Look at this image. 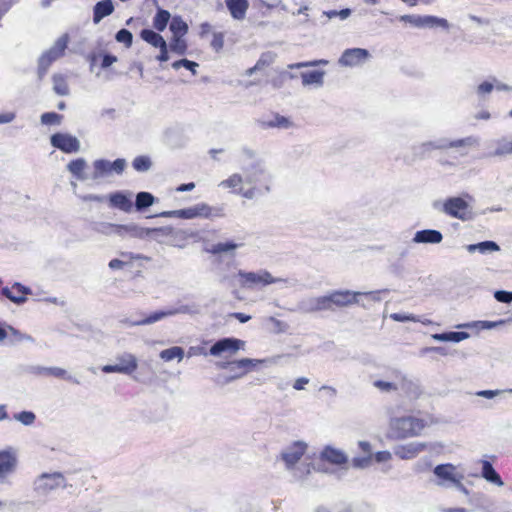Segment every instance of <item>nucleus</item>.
I'll return each mask as SVG.
<instances>
[{
    "instance_id": "6",
    "label": "nucleus",
    "mask_w": 512,
    "mask_h": 512,
    "mask_svg": "<svg viewBox=\"0 0 512 512\" xmlns=\"http://www.w3.org/2000/svg\"><path fill=\"white\" fill-rule=\"evenodd\" d=\"M242 175L245 180V184L249 187L255 186L258 183H265L264 189L266 192L270 191L269 181L270 174L265 168V165L259 160H252L246 165L242 166Z\"/></svg>"
},
{
    "instance_id": "14",
    "label": "nucleus",
    "mask_w": 512,
    "mask_h": 512,
    "mask_svg": "<svg viewBox=\"0 0 512 512\" xmlns=\"http://www.w3.org/2000/svg\"><path fill=\"white\" fill-rule=\"evenodd\" d=\"M241 283L246 287H253L256 285H269L283 281L281 278L273 277L268 271L262 270L259 272H239Z\"/></svg>"
},
{
    "instance_id": "45",
    "label": "nucleus",
    "mask_w": 512,
    "mask_h": 512,
    "mask_svg": "<svg viewBox=\"0 0 512 512\" xmlns=\"http://www.w3.org/2000/svg\"><path fill=\"white\" fill-rule=\"evenodd\" d=\"M132 166L138 172H146L151 168L152 162L147 156H137L134 158Z\"/></svg>"
},
{
    "instance_id": "51",
    "label": "nucleus",
    "mask_w": 512,
    "mask_h": 512,
    "mask_svg": "<svg viewBox=\"0 0 512 512\" xmlns=\"http://www.w3.org/2000/svg\"><path fill=\"white\" fill-rule=\"evenodd\" d=\"M172 67L175 70H178L179 68L183 67V68L190 70L193 74H196V68L198 67V64L196 62H193V61H190L187 59H181V60L175 61L172 64Z\"/></svg>"
},
{
    "instance_id": "33",
    "label": "nucleus",
    "mask_w": 512,
    "mask_h": 512,
    "mask_svg": "<svg viewBox=\"0 0 512 512\" xmlns=\"http://www.w3.org/2000/svg\"><path fill=\"white\" fill-rule=\"evenodd\" d=\"M505 320H499V321H472L468 323L458 324L456 325V328L461 329H476V330H489L496 328L500 325L505 324Z\"/></svg>"
},
{
    "instance_id": "52",
    "label": "nucleus",
    "mask_w": 512,
    "mask_h": 512,
    "mask_svg": "<svg viewBox=\"0 0 512 512\" xmlns=\"http://www.w3.org/2000/svg\"><path fill=\"white\" fill-rule=\"evenodd\" d=\"M328 63L329 62L325 59H319V60L298 62V63L290 64L288 67L290 69H299V68H305V67H315V66H319V65H327Z\"/></svg>"
},
{
    "instance_id": "42",
    "label": "nucleus",
    "mask_w": 512,
    "mask_h": 512,
    "mask_svg": "<svg viewBox=\"0 0 512 512\" xmlns=\"http://www.w3.org/2000/svg\"><path fill=\"white\" fill-rule=\"evenodd\" d=\"M172 316L178 315V314H187V315H196L200 313V307L199 305L193 303V304H184L180 305L176 308H170Z\"/></svg>"
},
{
    "instance_id": "34",
    "label": "nucleus",
    "mask_w": 512,
    "mask_h": 512,
    "mask_svg": "<svg viewBox=\"0 0 512 512\" xmlns=\"http://www.w3.org/2000/svg\"><path fill=\"white\" fill-rule=\"evenodd\" d=\"M466 250L469 253L479 252L486 254L489 252H496L500 250L499 245L494 241H483L477 244H470L466 246Z\"/></svg>"
},
{
    "instance_id": "4",
    "label": "nucleus",
    "mask_w": 512,
    "mask_h": 512,
    "mask_svg": "<svg viewBox=\"0 0 512 512\" xmlns=\"http://www.w3.org/2000/svg\"><path fill=\"white\" fill-rule=\"evenodd\" d=\"M67 480L59 471L42 472L32 482L33 492L39 497H47L57 489H65Z\"/></svg>"
},
{
    "instance_id": "27",
    "label": "nucleus",
    "mask_w": 512,
    "mask_h": 512,
    "mask_svg": "<svg viewBox=\"0 0 512 512\" xmlns=\"http://www.w3.org/2000/svg\"><path fill=\"white\" fill-rule=\"evenodd\" d=\"M114 11L112 0H102L96 3L93 9V22L98 24L104 17L109 16Z\"/></svg>"
},
{
    "instance_id": "58",
    "label": "nucleus",
    "mask_w": 512,
    "mask_h": 512,
    "mask_svg": "<svg viewBox=\"0 0 512 512\" xmlns=\"http://www.w3.org/2000/svg\"><path fill=\"white\" fill-rule=\"evenodd\" d=\"M494 298L498 302L509 304L512 302V291L498 290L494 293Z\"/></svg>"
},
{
    "instance_id": "62",
    "label": "nucleus",
    "mask_w": 512,
    "mask_h": 512,
    "mask_svg": "<svg viewBox=\"0 0 512 512\" xmlns=\"http://www.w3.org/2000/svg\"><path fill=\"white\" fill-rule=\"evenodd\" d=\"M494 90V83L485 81L478 85L477 94L479 96H484L486 94L491 93Z\"/></svg>"
},
{
    "instance_id": "25",
    "label": "nucleus",
    "mask_w": 512,
    "mask_h": 512,
    "mask_svg": "<svg viewBox=\"0 0 512 512\" xmlns=\"http://www.w3.org/2000/svg\"><path fill=\"white\" fill-rule=\"evenodd\" d=\"M225 4L234 19L243 20L245 18L249 7L248 0H225Z\"/></svg>"
},
{
    "instance_id": "57",
    "label": "nucleus",
    "mask_w": 512,
    "mask_h": 512,
    "mask_svg": "<svg viewBox=\"0 0 512 512\" xmlns=\"http://www.w3.org/2000/svg\"><path fill=\"white\" fill-rule=\"evenodd\" d=\"M268 320L273 325V330L275 333H284L289 328L287 323L280 321L275 317H270Z\"/></svg>"
},
{
    "instance_id": "15",
    "label": "nucleus",
    "mask_w": 512,
    "mask_h": 512,
    "mask_svg": "<svg viewBox=\"0 0 512 512\" xmlns=\"http://www.w3.org/2000/svg\"><path fill=\"white\" fill-rule=\"evenodd\" d=\"M428 444L425 442L413 441L394 447L393 453L402 460H412L419 454L427 450Z\"/></svg>"
},
{
    "instance_id": "32",
    "label": "nucleus",
    "mask_w": 512,
    "mask_h": 512,
    "mask_svg": "<svg viewBox=\"0 0 512 512\" xmlns=\"http://www.w3.org/2000/svg\"><path fill=\"white\" fill-rule=\"evenodd\" d=\"M111 227H113L118 234L125 232L139 238L150 236V231H148V228H142L135 224L111 225Z\"/></svg>"
},
{
    "instance_id": "63",
    "label": "nucleus",
    "mask_w": 512,
    "mask_h": 512,
    "mask_svg": "<svg viewBox=\"0 0 512 512\" xmlns=\"http://www.w3.org/2000/svg\"><path fill=\"white\" fill-rule=\"evenodd\" d=\"M270 127L288 128L290 121L283 116H276L274 121L268 123Z\"/></svg>"
},
{
    "instance_id": "9",
    "label": "nucleus",
    "mask_w": 512,
    "mask_h": 512,
    "mask_svg": "<svg viewBox=\"0 0 512 512\" xmlns=\"http://www.w3.org/2000/svg\"><path fill=\"white\" fill-rule=\"evenodd\" d=\"M433 474L436 478L434 483L443 488H451L455 483L459 484V479H464L463 473L450 463L437 465Z\"/></svg>"
},
{
    "instance_id": "1",
    "label": "nucleus",
    "mask_w": 512,
    "mask_h": 512,
    "mask_svg": "<svg viewBox=\"0 0 512 512\" xmlns=\"http://www.w3.org/2000/svg\"><path fill=\"white\" fill-rule=\"evenodd\" d=\"M387 292V289L368 292L352 291L349 289L334 290L325 295L327 311H334L335 309H342L359 304L360 296H367L371 300L379 302L381 301L380 294Z\"/></svg>"
},
{
    "instance_id": "24",
    "label": "nucleus",
    "mask_w": 512,
    "mask_h": 512,
    "mask_svg": "<svg viewBox=\"0 0 512 512\" xmlns=\"http://www.w3.org/2000/svg\"><path fill=\"white\" fill-rule=\"evenodd\" d=\"M494 149L489 153L491 157H507L512 154V138L502 137L493 142Z\"/></svg>"
},
{
    "instance_id": "3",
    "label": "nucleus",
    "mask_w": 512,
    "mask_h": 512,
    "mask_svg": "<svg viewBox=\"0 0 512 512\" xmlns=\"http://www.w3.org/2000/svg\"><path fill=\"white\" fill-rule=\"evenodd\" d=\"M307 447L305 442L295 441L281 452V460L284 462L286 469L292 472L295 478L302 479L310 473L309 463H301L297 466L306 453Z\"/></svg>"
},
{
    "instance_id": "54",
    "label": "nucleus",
    "mask_w": 512,
    "mask_h": 512,
    "mask_svg": "<svg viewBox=\"0 0 512 512\" xmlns=\"http://www.w3.org/2000/svg\"><path fill=\"white\" fill-rule=\"evenodd\" d=\"M116 40L120 43H124L127 47L132 45L133 36L132 33L127 29H121L116 33Z\"/></svg>"
},
{
    "instance_id": "47",
    "label": "nucleus",
    "mask_w": 512,
    "mask_h": 512,
    "mask_svg": "<svg viewBox=\"0 0 512 512\" xmlns=\"http://www.w3.org/2000/svg\"><path fill=\"white\" fill-rule=\"evenodd\" d=\"M49 376H53L56 378L66 379L72 381L76 384H79V381L72 378V376L68 375L67 371L60 367H49Z\"/></svg>"
},
{
    "instance_id": "46",
    "label": "nucleus",
    "mask_w": 512,
    "mask_h": 512,
    "mask_svg": "<svg viewBox=\"0 0 512 512\" xmlns=\"http://www.w3.org/2000/svg\"><path fill=\"white\" fill-rule=\"evenodd\" d=\"M170 50L179 54V55H183L185 54L186 50H187V44L185 42L184 39H182V37L180 36H177V37H173L172 41L170 42Z\"/></svg>"
},
{
    "instance_id": "64",
    "label": "nucleus",
    "mask_w": 512,
    "mask_h": 512,
    "mask_svg": "<svg viewBox=\"0 0 512 512\" xmlns=\"http://www.w3.org/2000/svg\"><path fill=\"white\" fill-rule=\"evenodd\" d=\"M399 20L417 28L420 26V15H402L399 17Z\"/></svg>"
},
{
    "instance_id": "60",
    "label": "nucleus",
    "mask_w": 512,
    "mask_h": 512,
    "mask_svg": "<svg viewBox=\"0 0 512 512\" xmlns=\"http://www.w3.org/2000/svg\"><path fill=\"white\" fill-rule=\"evenodd\" d=\"M390 318L397 322H417L419 321L414 315L412 314H404V313H392L390 315Z\"/></svg>"
},
{
    "instance_id": "20",
    "label": "nucleus",
    "mask_w": 512,
    "mask_h": 512,
    "mask_svg": "<svg viewBox=\"0 0 512 512\" xmlns=\"http://www.w3.org/2000/svg\"><path fill=\"white\" fill-rule=\"evenodd\" d=\"M1 292L2 295L8 298L11 302L15 304H23L27 301L26 296L31 294V289L19 282H15L11 288L4 287Z\"/></svg>"
},
{
    "instance_id": "40",
    "label": "nucleus",
    "mask_w": 512,
    "mask_h": 512,
    "mask_svg": "<svg viewBox=\"0 0 512 512\" xmlns=\"http://www.w3.org/2000/svg\"><path fill=\"white\" fill-rule=\"evenodd\" d=\"M155 202V197L149 192H139L136 195L135 206L138 211L150 207Z\"/></svg>"
},
{
    "instance_id": "41",
    "label": "nucleus",
    "mask_w": 512,
    "mask_h": 512,
    "mask_svg": "<svg viewBox=\"0 0 512 512\" xmlns=\"http://www.w3.org/2000/svg\"><path fill=\"white\" fill-rule=\"evenodd\" d=\"M170 30L173 37H183L187 33L188 26L180 17H174L170 22Z\"/></svg>"
},
{
    "instance_id": "49",
    "label": "nucleus",
    "mask_w": 512,
    "mask_h": 512,
    "mask_svg": "<svg viewBox=\"0 0 512 512\" xmlns=\"http://www.w3.org/2000/svg\"><path fill=\"white\" fill-rule=\"evenodd\" d=\"M35 414L30 411H23L14 415V419L21 422L22 424L29 426L35 421Z\"/></svg>"
},
{
    "instance_id": "16",
    "label": "nucleus",
    "mask_w": 512,
    "mask_h": 512,
    "mask_svg": "<svg viewBox=\"0 0 512 512\" xmlns=\"http://www.w3.org/2000/svg\"><path fill=\"white\" fill-rule=\"evenodd\" d=\"M51 144L65 153H73L80 150L79 140L70 134L56 133L52 135Z\"/></svg>"
},
{
    "instance_id": "35",
    "label": "nucleus",
    "mask_w": 512,
    "mask_h": 512,
    "mask_svg": "<svg viewBox=\"0 0 512 512\" xmlns=\"http://www.w3.org/2000/svg\"><path fill=\"white\" fill-rule=\"evenodd\" d=\"M449 23L446 19L444 18H439V17H436V16H430V15H426V16H421L420 15V26L419 28H435V27H440V28H443V29H448L449 28Z\"/></svg>"
},
{
    "instance_id": "13",
    "label": "nucleus",
    "mask_w": 512,
    "mask_h": 512,
    "mask_svg": "<svg viewBox=\"0 0 512 512\" xmlns=\"http://www.w3.org/2000/svg\"><path fill=\"white\" fill-rule=\"evenodd\" d=\"M245 342L236 338H223L215 342L209 349V354L215 357L233 356L243 349Z\"/></svg>"
},
{
    "instance_id": "29",
    "label": "nucleus",
    "mask_w": 512,
    "mask_h": 512,
    "mask_svg": "<svg viewBox=\"0 0 512 512\" xmlns=\"http://www.w3.org/2000/svg\"><path fill=\"white\" fill-rule=\"evenodd\" d=\"M171 316H172V313H171L170 308L166 309V310H159V311H155V312L151 313L150 315H148L147 317H145L143 319L130 322V325H132V326L151 325L153 323H156L158 321H161V320H163L167 317H171Z\"/></svg>"
},
{
    "instance_id": "43",
    "label": "nucleus",
    "mask_w": 512,
    "mask_h": 512,
    "mask_svg": "<svg viewBox=\"0 0 512 512\" xmlns=\"http://www.w3.org/2000/svg\"><path fill=\"white\" fill-rule=\"evenodd\" d=\"M170 19V13L166 10H159L153 19V26L158 31H163Z\"/></svg>"
},
{
    "instance_id": "26",
    "label": "nucleus",
    "mask_w": 512,
    "mask_h": 512,
    "mask_svg": "<svg viewBox=\"0 0 512 512\" xmlns=\"http://www.w3.org/2000/svg\"><path fill=\"white\" fill-rule=\"evenodd\" d=\"M321 459L335 465L345 464L348 461L347 455L342 450L329 446L321 452Z\"/></svg>"
},
{
    "instance_id": "50",
    "label": "nucleus",
    "mask_w": 512,
    "mask_h": 512,
    "mask_svg": "<svg viewBox=\"0 0 512 512\" xmlns=\"http://www.w3.org/2000/svg\"><path fill=\"white\" fill-rule=\"evenodd\" d=\"M61 119L62 116L55 112H47L41 115V122L44 125H58Z\"/></svg>"
},
{
    "instance_id": "56",
    "label": "nucleus",
    "mask_w": 512,
    "mask_h": 512,
    "mask_svg": "<svg viewBox=\"0 0 512 512\" xmlns=\"http://www.w3.org/2000/svg\"><path fill=\"white\" fill-rule=\"evenodd\" d=\"M504 392L512 393V389L508 390H480L476 392V396L483 397L487 399H492L498 395L503 394Z\"/></svg>"
},
{
    "instance_id": "61",
    "label": "nucleus",
    "mask_w": 512,
    "mask_h": 512,
    "mask_svg": "<svg viewBox=\"0 0 512 512\" xmlns=\"http://www.w3.org/2000/svg\"><path fill=\"white\" fill-rule=\"evenodd\" d=\"M224 45V36L222 33H214L213 39L211 41L212 48L218 52L223 48Z\"/></svg>"
},
{
    "instance_id": "30",
    "label": "nucleus",
    "mask_w": 512,
    "mask_h": 512,
    "mask_svg": "<svg viewBox=\"0 0 512 512\" xmlns=\"http://www.w3.org/2000/svg\"><path fill=\"white\" fill-rule=\"evenodd\" d=\"M87 166V162L83 158H78L75 160H72L68 163L67 169L68 171L74 175L78 180L85 181L90 179V175H86L84 173V170Z\"/></svg>"
},
{
    "instance_id": "21",
    "label": "nucleus",
    "mask_w": 512,
    "mask_h": 512,
    "mask_svg": "<svg viewBox=\"0 0 512 512\" xmlns=\"http://www.w3.org/2000/svg\"><path fill=\"white\" fill-rule=\"evenodd\" d=\"M478 144L476 138L470 136L464 139H458L455 141H448L446 139H441L437 142H428L424 143L423 147L433 148V149H445V148H459L465 146H472Z\"/></svg>"
},
{
    "instance_id": "59",
    "label": "nucleus",
    "mask_w": 512,
    "mask_h": 512,
    "mask_svg": "<svg viewBox=\"0 0 512 512\" xmlns=\"http://www.w3.org/2000/svg\"><path fill=\"white\" fill-rule=\"evenodd\" d=\"M447 333V342H461L465 339H468L470 335L467 332H446Z\"/></svg>"
},
{
    "instance_id": "18",
    "label": "nucleus",
    "mask_w": 512,
    "mask_h": 512,
    "mask_svg": "<svg viewBox=\"0 0 512 512\" xmlns=\"http://www.w3.org/2000/svg\"><path fill=\"white\" fill-rule=\"evenodd\" d=\"M369 57V52L362 48L346 49L339 58V64L346 67L358 66Z\"/></svg>"
},
{
    "instance_id": "37",
    "label": "nucleus",
    "mask_w": 512,
    "mask_h": 512,
    "mask_svg": "<svg viewBox=\"0 0 512 512\" xmlns=\"http://www.w3.org/2000/svg\"><path fill=\"white\" fill-rule=\"evenodd\" d=\"M141 38L157 48L164 47V43L166 42L160 34L150 29H143L141 31Z\"/></svg>"
},
{
    "instance_id": "7",
    "label": "nucleus",
    "mask_w": 512,
    "mask_h": 512,
    "mask_svg": "<svg viewBox=\"0 0 512 512\" xmlns=\"http://www.w3.org/2000/svg\"><path fill=\"white\" fill-rule=\"evenodd\" d=\"M433 207L450 217L466 220L469 214V205L462 197H450L445 201H435Z\"/></svg>"
},
{
    "instance_id": "17",
    "label": "nucleus",
    "mask_w": 512,
    "mask_h": 512,
    "mask_svg": "<svg viewBox=\"0 0 512 512\" xmlns=\"http://www.w3.org/2000/svg\"><path fill=\"white\" fill-rule=\"evenodd\" d=\"M296 310L305 314L327 311L325 295L301 299Z\"/></svg>"
},
{
    "instance_id": "10",
    "label": "nucleus",
    "mask_w": 512,
    "mask_h": 512,
    "mask_svg": "<svg viewBox=\"0 0 512 512\" xmlns=\"http://www.w3.org/2000/svg\"><path fill=\"white\" fill-rule=\"evenodd\" d=\"M264 361L265 360L243 358L235 361L220 362L217 363V366L222 369L227 368L231 372H234L232 376L227 378L226 382L228 383L245 376L248 372L255 369L259 364L263 363Z\"/></svg>"
},
{
    "instance_id": "23",
    "label": "nucleus",
    "mask_w": 512,
    "mask_h": 512,
    "mask_svg": "<svg viewBox=\"0 0 512 512\" xmlns=\"http://www.w3.org/2000/svg\"><path fill=\"white\" fill-rule=\"evenodd\" d=\"M443 236L440 231L434 229H426L417 231L413 237L414 243L438 244L442 241Z\"/></svg>"
},
{
    "instance_id": "22",
    "label": "nucleus",
    "mask_w": 512,
    "mask_h": 512,
    "mask_svg": "<svg viewBox=\"0 0 512 512\" xmlns=\"http://www.w3.org/2000/svg\"><path fill=\"white\" fill-rule=\"evenodd\" d=\"M131 192H115L109 195V202L112 207L124 212H130L133 207Z\"/></svg>"
},
{
    "instance_id": "28",
    "label": "nucleus",
    "mask_w": 512,
    "mask_h": 512,
    "mask_svg": "<svg viewBox=\"0 0 512 512\" xmlns=\"http://www.w3.org/2000/svg\"><path fill=\"white\" fill-rule=\"evenodd\" d=\"M481 463H482V472H481L482 477L487 482L492 483L498 487L504 486V482L502 481L500 475L493 468L492 464L487 460H483Z\"/></svg>"
},
{
    "instance_id": "53",
    "label": "nucleus",
    "mask_w": 512,
    "mask_h": 512,
    "mask_svg": "<svg viewBox=\"0 0 512 512\" xmlns=\"http://www.w3.org/2000/svg\"><path fill=\"white\" fill-rule=\"evenodd\" d=\"M372 455H366L363 457H355L352 459V466L357 469H365L371 465Z\"/></svg>"
},
{
    "instance_id": "48",
    "label": "nucleus",
    "mask_w": 512,
    "mask_h": 512,
    "mask_svg": "<svg viewBox=\"0 0 512 512\" xmlns=\"http://www.w3.org/2000/svg\"><path fill=\"white\" fill-rule=\"evenodd\" d=\"M148 231H150V236L153 235L155 240H159L160 237H168L173 234V228L170 226L148 228Z\"/></svg>"
},
{
    "instance_id": "11",
    "label": "nucleus",
    "mask_w": 512,
    "mask_h": 512,
    "mask_svg": "<svg viewBox=\"0 0 512 512\" xmlns=\"http://www.w3.org/2000/svg\"><path fill=\"white\" fill-rule=\"evenodd\" d=\"M69 42V36L68 34H63L60 36L54 43V45L39 59V75L42 77L50 64L55 61L56 59L60 58L63 54L65 49L67 48Z\"/></svg>"
},
{
    "instance_id": "8",
    "label": "nucleus",
    "mask_w": 512,
    "mask_h": 512,
    "mask_svg": "<svg viewBox=\"0 0 512 512\" xmlns=\"http://www.w3.org/2000/svg\"><path fill=\"white\" fill-rule=\"evenodd\" d=\"M157 217L164 218H181V219H195V218H210L213 215V209L206 203H199L194 206L171 211H163L156 215Z\"/></svg>"
},
{
    "instance_id": "36",
    "label": "nucleus",
    "mask_w": 512,
    "mask_h": 512,
    "mask_svg": "<svg viewBox=\"0 0 512 512\" xmlns=\"http://www.w3.org/2000/svg\"><path fill=\"white\" fill-rule=\"evenodd\" d=\"M117 361H118V365L120 367L128 368V370L126 372H123V374H131L138 367L137 358L133 354H130V353H124L123 355L119 356L117 358Z\"/></svg>"
},
{
    "instance_id": "39",
    "label": "nucleus",
    "mask_w": 512,
    "mask_h": 512,
    "mask_svg": "<svg viewBox=\"0 0 512 512\" xmlns=\"http://www.w3.org/2000/svg\"><path fill=\"white\" fill-rule=\"evenodd\" d=\"M241 245L242 244L234 242H219L212 245L208 251L214 255L222 253H233Z\"/></svg>"
},
{
    "instance_id": "55",
    "label": "nucleus",
    "mask_w": 512,
    "mask_h": 512,
    "mask_svg": "<svg viewBox=\"0 0 512 512\" xmlns=\"http://www.w3.org/2000/svg\"><path fill=\"white\" fill-rule=\"evenodd\" d=\"M373 385L382 392H392L397 390V385L389 381L376 380Z\"/></svg>"
},
{
    "instance_id": "2",
    "label": "nucleus",
    "mask_w": 512,
    "mask_h": 512,
    "mask_svg": "<svg viewBox=\"0 0 512 512\" xmlns=\"http://www.w3.org/2000/svg\"><path fill=\"white\" fill-rule=\"evenodd\" d=\"M425 428V422L414 416L393 417L389 421L388 437L395 440L416 437Z\"/></svg>"
},
{
    "instance_id": "12",
    "label": "nucleus",
    "mask_w": 512,
    "mask_h": 512,
    "mask_svg": "<svg viewBox=\"0 0 512 512\" xmlns=\"http://www.w3.org/2000/svg\"><path fill=\"white\" fill-rule=\"evenodd\" d=\"M244 185L246 184L242 173H234L219 183L220 187L231 189L245 199H254L259 194L257 187L244 188Z\"/></svg>"
},
{
    "instance_id": "19",
    "label": "nucleus",
    "mask_w": 512,
    "mask_h": 512,
    "mask_svg": "<svg viewBox=\"0 0 512 512\" xmlns=\"http://www.w3.org/2000/svg\"><path fill=\"white\" fill-rule=\"evenodd\" d=\"M17 465L15 453L10 450L0 451V482L8 483V478L14 473Z\"/></svg>"
},
{
    "instance_id": "38",
    "label": "nucleus",
    "mask_w": 512,
    "mask_h": 512,
    "mask_svg": "<svg viewBox=\"0 0 512 512\" xmlns=\"http://www.w3.org/2000/svg\"><path fill=\"white\" fill-rule=\"evenodd\" d=\"M159 356L165 362H169L174 359H177L180 362L184 357V349L179 346H174V347L162 350L160 352Z\"/></svg>"
},
{
    "instance_id": "44",
    "label": "nucleus",
    "mask_w": 512,
    "mask_h": 512,
    "mask_svg": "<svg viewBox=\"0 0 512 512\" xmlns=\"http://www.w3.org/2000/svg\"><path fill=\"white\" fill-rule=\"evenodd\" d=\"M53 89L58 95L65 96L69 94L68 84L62 75L53 76Z\"/></svg>"
},
{
    "instance_id": "5",
    "label": "nucleus",
    "mask_w": 512,
    "mask_h": 512,
    "mask_svg": "<svg viewBox=\"0 0 512 512\" xmlns=\"http://www.w3.org/2000/svg\"><path fill=\"white\" fill-rule=\"evenodd\" d=\"M126 166L127 162L123 158H118L114 161L97 159L92 163L93 172L90 175V180L101 181L109 179L114 175H121Z\"/></svg>"
},
{
    "instance_id": "31",
    "label": "nucleus",
    "mask_w": 512,
    "mask_h": 512,
    "mask_svg": "<svg viewBox=\"0 0 512 512\" xmlns=\"http://www.w3.org/2000/svg\"><path fill=\"white\" fill-rule=\"evenodd\" d=\"M324 71H310L301 73L302 84L304 86H315L317 88L322 87L324 84Z\"/></svg>"
}]
</instances>
